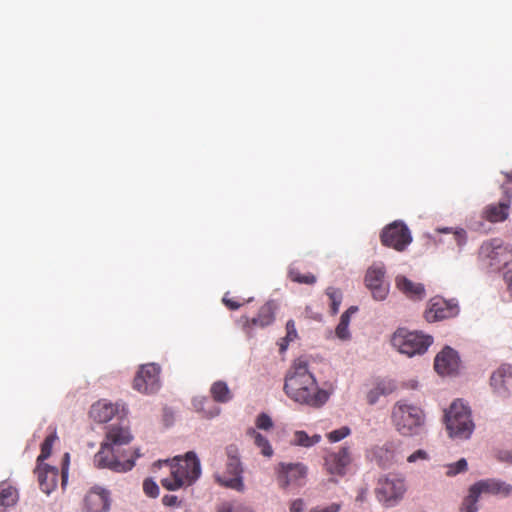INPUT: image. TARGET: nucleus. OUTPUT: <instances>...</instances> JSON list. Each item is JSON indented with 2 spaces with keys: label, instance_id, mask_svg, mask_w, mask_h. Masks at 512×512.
<instances>
[{
  "label": "nucleus",
  "instance_id": "1",
  "mask_svg": "<svg viewBox=\"0 0 512 512\" xmlns=\"http://www.w3.org/2000/svg\"><path fill=\"white\" fill-rule=\"evenodd\" d=\"M283 389L294 402L313 408L322 407L330 396L326 390L319 388L309 370L308 361L302 357L294 360L287 371Z\"/></svg>",
  "mask_w": 512,
  "mask_h": 512
},
{
  "label": "nucleus",
  "instance_id": "2",
  "mask_svg": "<svg viewBox=\"0 0 512 512\" xmlns=\"http://www.w3.org/2000/svg\"><path fill=\"white\" fill-rule=\"evenodd\" d=\"M173 461L171 475L161 480L165 489L174 491L183 486L191 485L199 478L201 467L194 452H187L184 457H175Z\"/></svg>",
  "mask_w": 512,
  "mask_h": 512
},
{
  "label": "nucleus",
  "instance_id": "3",
  "mask_svg": "<svg viewBox=\"0 0 512 512\" xmlns=\"http://www.w3.org/2000/svg\"><path fill=\"white\" fill-rule=\"evenodd\" d=\"M445 423L451 437L467 439L474 430L470 409L460 400H455L445 412Z\"/></svg>",
  "mask_w": 512,
  "mask_h": 512
},
{
  "label": "nucleus",
  "instance_id": "4",
  "mask_svg": "<svg viewBox=\"0 0 512 512\" xmlns=\"http://www.w3.org/2000/svg\"><path fill=\"white\" fill-rule=\"evenodd\" d=\"M126 451L115 449L108 444L102 443L100 450L94 456V463L98 468H108L115 472L130 471L135 465V458L140 454L135 451V457L126 458Z\"/></svg>",
  "mask_w": 512,
  "mask_h": 512
},
{
  "label": "nucleus",
  "instance_id": "5",
  "mask_svg": "<svg viewBox=\"0 0 512 512\" xmlns=\"http://www.w3.org/2000/svg\"><path fill=\"white\" fill-rule=\"evenodd\" d=\"M227 462L225 472L216 474L215 480L221 486L242 492L244 490L243 468L239 459V451L236 445L226 448Z\"/></svg>",
  "mask_w": 512,
  "mask_h": 512
},
{
  "label": "nucleus",
  "instance_id": "6",
  "mask_svg": "<svg viewBox=\"0 0 512 512\" xmlns=\"http://www.w3.org/2000/svg\"><path fill=\"white\" fill-rule=\"evenodd\" d=\"M405 491L404 480L396 475L380 477L375 488L377 499L387 507L394 506L403 497Z\"/></svg>",
  "mask_w": 512,
  "mask_h": 512
},
{
  "label": "nucleus",
  "instance_id": "7",
  "mask_svg": "<svg viewBox=\"0 0 512 512\" xmlns=\"http://www.w3.org/2000/svg\"><path fill=\"white\" fill-rule=\"evenodd\" d=\"M381 243L397 251H403L411 242L412 236L402 222L395 221L387 225L380 235Z\"/></svg>",
  "mask_w": 512,
  "mask_h": 512
},
{
  "label": "nucleus",
  "instance_id": "8",
  "mask_svg": "<svg viewBox=\"0 0 512 512\" xmlns=\"http://www.w3.org/2000/svg\"><path fill=\"white\" fill-rule=\"evenodd\" d=\"M479 256L488 261L493 269H500L506 266L512 259L510 250L500 240L493 239L481 245Z\"/></svg>",
  "mask_w": 512,
  "mask_h": 512
},
{
  "label": "nucleus",
  "instance_id": "9",
  "mask_svg": "<svg viewBox=\"0 0 512 512\" xmlns=\"http://www.w3.org/2000/svg\"><path fill=\"white\" fill-rule=\"evenodd\" d=\"M459 311L457 300H446L443 297L436 296L430 299L428 307L424 312V318L428 322L441 321L456 317Z\"/></svg>",
  "mask_w": 512,
  "mask_h": 512
},
{
  "label": "nucleus",
  "instance_id": "10",
  "mask_svg": "<svg viewBox=\"0 0 512 512\" xmlns=\"http://www.w3.org/2000/svg\"><path fill=\"white\" fill-rule=\"evenodd\" d=\"M160 385V367L155 363L142 365L133 380V388L144 394L157 392Z\"/></svg>",
  "mask_w": 512,
  "mask_h": 512
},
{
  "label": "nucleus",
  "instance_id": "11",
  "mask_svg": "<svg viewBox=\"0 0 512 512\" xmlns=\"http://www.w3.org/2000/svg\"><path fill=\"white\" fill-rule=\"evenodd\" d=\"M386 270L383 264H374L365 275V285L376 301H383L389 294L390 285L385 280Z\"/></svg>",
  "mask_w": 512,
  "mask_h": 512
},
{
  "label": "nucleus",
  "instance_id": "12",
  "mask_svg": "<svg viewBox=\"0 0 512 512\" xmlns=\"http://www.w3.org/2000/svg\"><path fill=\"white\" fill-rule=\"evenodd\" d=\"M394 425L399 433L412 436L416 428V409L412 404L399 401L392 413Z\"/></svg>",
  "mask_w": 512,
  "mask_h": 512
},
{
  "label": "nucleus",
  "instance_id": "13",
  "mask_svg": "<svg viewBox=\"0 0 512 512\" xmlns=\"http://www.w3.org/2000/svg\"><path fill=\"white\" fill-rule=\"evenodd\" d=\"M276 472L277 482L281 488L299 487L304 484L307 467L302 463H280Z\"/></svg>",
  "mask_w": 512,
  "mask_h": 512
},
{
  "label": "nucleus",
  "instance_id": "14",
  "mask_svg": "<svg viewBox=\"0 0 512 512\" xmlns=\"http://www.w3.org/2000/svg\"><path fill=\"white\" fill-rule=\"evenodd\" d=\"M277 310V304L275 301L270 300L263 304L256 317L249 318L247 316H242L239 319V324L241 328L248 334H251V331L254 327L264 328L271 325L275 320V312Z\"/></svg>",
  "mask_w": 512,
  "mask_h": 512
},
{
  "label": "nucleus",
  "instance_id": "15",
  "mask_svg": "<svg viewBox=\"0 0 512 512\" xmlns=\"http://www.w3.org/2000/svg\"><path fill=\"white\" fill-rule=\"evenodd\" d=\"M352 462L350 448L341 447L337 452H329L324 457V469L332 477H343Z\"/></svg>",
  "mask_w": 512,
  "mask_h": 512
},
{
  "label": "nucleus",
  "instance_id": "16",
  "mask_svg": "<svg viewBox=\"0 0 512 512\" xmlns=\"http://www.w3.org/2000/svg\"><path fill=\"white\" fill-rule=\"evenodd\" d=\"M391 344L399 353L413 357L416 354V331L399 327L391 337Z\"/></svg>",
  "mask_w": 512,
  "mask_h": 512
},
{
  "label": "nucleus",
  "instance_id": "17",
  "mask_svg": "<svg viewBox=\"0 0 512 512\" xmlns=\"http://www.w3.org/2000/svg\"><path fill=\"white\" fill-rule=\"evenodd\" d=\"M434 368L440 375H453L459 371L460 358L458 353L449 346H446L435 357Z\"/></svg>",
  "mask_w": 512,
  "mask_h": 512
},
{
  "label": "nucleus",
  "instance_id": "18",
  "mask_svg": "<svg viewBox=\"0 0 512 512\" xmlns=\"http://www.w3.org/2000/svg\"><path fill=\"white\" fill-rule=\"evenodd\" d=\"M512 385V365L503 364L490 377V386L495 394L506 398Z\"/></svg>",
  "mask_w": 512,
  "mask_h": 512
},
{
  "label": "nucleus",
  "instance_id": "19",
  "mask_svg": "<svg viewBox=\"0 0 512 512\" xmlns=\"http://www.w3.org/2000/svg\"><path fill=\"white\" fill-rule=\"evenodd\" d=\"M109 492L101 488L91 489L84 498L85 512H105L109 509Z\"/></svg>",
  "mask_w": 512,
  "mask_h": 512
},
{
  "label": "nucleus",
  "instance_id": "20",
  "mask_svg": "<svg viewBox=\"0 0 512 512\" xmlns=\"http://www.w3.org/2000/svg\"><path fill=\"white\" fill-rule=\"evenodd\" d=\"M480 495L482 493L491 494L500 497H509L512 495V485L496 478H488L477 481L473 484Z\"/></svg>",
  "mask_w": 512,
  "mask_h": 512
},
{
  "label": "nucleus",
  "instance_id": "21",
  "mask_svg": "<svg viewBox=\"0 0 512 512\" xmlns=\"http://www.w3.org/2000/svg\"><path fill=\"white\" fill-rule=\"evenodd\" d=\"M505 199L498 204L488 205L483 211V217L489 222H501L507 219L511 203V194L505 185H502Z\"/></svg>",
  "mask_w": 512,
  "mask_h": 512
},
{
  "label": "nucleus",
  "instance_id": "22",
  "mask_svg": "<svg viewBox=\"0 0 512 512\" xmlns=\"http://www.w3.org/2000/svg\"><path fill=\"white\" fill-rule=\"evenodd\" d=\"M133 439L128 426L122 424H112L107 428L105 441L103 443L120 449L121 446L129 444Z\"/></svg>",
  "mask_w": 512,
  "mask_h": 512
},
{
  "label": "nucleus",
  "instance_id": "23",
  "mask_svg": "<svg viewBox=\"0 0 512 512\" xmlns=\"http://www.w3.org/2000/svg\"><path fill=\"white\" fill-rule=\"evenodd\" d=\"M40 489L50 494L56 487L58 481V469L47 464H37L35 469Z\"/></svg>",
  "mask_w": 512,
  "mask_h": 512
},
{
  "label": "nucleus",
  "instance_id": "24",
  "mask_svg": "<svg viewBox=\"0 0 512 512\" xmlns=\"http://www.w3.org/2000/svg\"><path fill=\"white\" fill-rule=\"evenodd\" d=\"M116 405L104 400L98 401L91 406L90 417L98 423H106L110 421L117 413Z\"/></svg>",
  "mask_w": 512,
  "mask_h": 512
},
{
  "label": "nucleus",
  "instance_id": "25",
  "mask_svg": "<svg viewBox=\"0 0 512 512\" xmlns=\"http://www.w3.org/2000/svg\"><path fill=\"white\" fill-rule=\"evenodd\" d=\"M395 389H396V384L393 380L381 379V380L377 381L375 387L368 392L367 401L369 404L373 405L377 402L379 396L389 395Z\"/></svg>",
  "mask_w": 512,
  "mask_h": 512
},
{
  "label": "nucleus",
  "instance_id": "26",
  "mask_svg": "<svg viewBox=\"0 0 512 512\" xmlns=\"http://www.w3.org/2000/svg\"><path fill=\"white\" fill-rule=\"evenodd\" d=\"M18 500V491L6 484L0 485V512H5L9 507L16 504Z\"/></svg>",
  "mask_w": 512,
  "mask_h": 512
},
{
  "label": "nucleus",
  "instance_id": "27",
  "mask_svg": "<svg viewBox=\"0 0 512 512\" xmlns=\"http://www.w3.org/2000/svg\"><path fill=\"white\" fill-rule=\"evenodd\" d=\"M210 393L214 401L219 403L229 402L233 398L232 392L224 381L214 382L210 388Z\"/></svg>",
  "mask_w": 512,
  "mask_h": 512
},
{
  "label": "nucleus",
  "instance_id": "28",
  "mask_svg": "<svg viewBox=\"0 0 512 512\" xmlns=\"http://www.w3.org/2000/svg\"><path fill=\"white\" fill-rule=\"evenodd\" d=\"M247 435L253 438L254 444L261 449L263 456L271 457L273 455V449L269 440L265 436L257 432L254 428H249L247 430Z\"/></svg>",
  "mask_w": 512,
  "mask_h": 512
},
{
  "label": "nucleus",
  "instance_id": "29",
  "mask_svg": "<svg viewBox=\"0 0 512 512\" xmlns=\"http://www.w3.org/2000/svg\"><path fill=\"white\" fill-rule=\"evenodd\" d=\"M321 440V436L319 434H314L313 436H309L305 431L298 430L294 432L293 439L291 443L295 446L302 447H312L315 444L319 443Z\"/></svg>",
  "mask_w": 512,
  "mask_h": 512
},
{
  "label": "nucleus",
  "instance_id": "30",
  "mask_svg": "<svg viewBox=\"0 0 512 512\" xmlns=\"http://www.w3.org/2000/svg\"><path fill=\"white\" fill-rule=\"evenodd\" d=\"M396 288L406 297L413 299L416 296V285L403 275H397L395 278Z\"/></svg>",
  "mask_w": 512,
  "mask_h": 512
},
{
  "label": "nucleus",
  "instance_id": "31",
  "mask_svg": "<svg viewBox=\"0 0 512 512\" xmlns=\"http://www.w3.org/2000/svg\"><path fill=\"white\" fill-rule=\"evenodd\" d=\"M479 497H480V493L475 488V486L472 485L469 488L468 495L464 498V500L462 502L460 511L461 512H477L478 511L477 502H478Z\"/></svg>",
  "mask_w": 512,
  "mask_h": 512
},
{
  "label": "nucleus",
  "instance_id": "32",
  "mask_svg": "<svg viewBox=\"0 0 512 512\" xmlns=\"http://www.w3.org/2000/svg\"><path fill=\"white\" fill-rule=\"evenodd\" d=\"M288 278L299 284L313 285L316 282V277L312 273L302 274L300 270L291 265L288 270Z\"/></svg>",
  "mask_w": 512,
  "mask_h": 512
},
{
  "label": "nucleus",
  "instance_id": "33",
  "mask_svg": "<svg viewBox=\"0 0 512 512\" xmlns=\"http://www.w3.org/2000/svg\"><path fill=\"white\" fill-rule=\"evenodd\" d=\"M57 439L56 431L52 432L45 438L41 444V452L37 457V464H43L42 462L51 455L53 444Z\"/></svg>",
  "mask_w": 512,
  "mask_h": 512
},
{
  "label": "nucleus",
  "instance_id": "34",
  "mask_svg": "<svg viewBox=\"0 0 512 512\" xmlns=\"http://www.w3.org/2000/svg\"><path fill=\"white\" fill-rule=\"evenodd\" d=\"M217 512H253L251 508L248 506L236 502V501H227L221 503L217 507Z\"/></svg>",
  "mask_w": 512,
  "mask_h": 512
},
{
  "label": "nucleus",
  "instance_id": "35",
  "mask_svg": "<svg viewBox=\"0 0 512 512\" xmlns=\"http://www.w3.org/2000/svg\"><path fill=\"white\" fill-rule=\"evenodd\" d=\"M327 296L331 300V311L332 314L338 313L339 306L342 301V293L339 289L329 287L326 291Z\"/></svg>",
  "mask_w": 512,
  "mask_h": 512
},
{
  "label": "nucleus",
  "instance_id": "36",
  "mask_svg": "<svg viewBox=\"0 0 512 512\" xmlns=\"http://www.w3.org/2000/svg\"><path fill=\"white\" fill-rule=\"evenodd\" d=\"M351 433V430L348 426H343L339 429L333 430L329 432L326 436L328 440L332 443L339 442L345 437H347Z\"/></svg>",
  "mask_w": 512,
  "mask_h": 512
},
{
  "label": "nucleus",
  "instance_id": "37",
  "mask_svg": "<svg viewBox=\"0 0 512 512\" xmlns=\"http://www.w3.org/2000/svg\"><path fill=\"white\" fill-rule=\"evenodd\" d=\"M143 491L148 497L151 498H156L159 495V487L157 483L151 478H147L144 480Z\"/></svg>",
  "mask_w": 512,
  "mask_h": 512
},
{
  "label": "nucleus",
  "instance_id": "38",
  "mask_svg": "<svg viewBox=\"0 0 512 512\" xmlns=\"http://www.w3.org/2000/svg\"><path fill=\"white\" fill-rule=\"evenodd\" d=\"M467 470V461L462 458L458 460L455 464L448 465V470L446 474L448 476H455L458 473L464 472Z\"/></svg>",
  "mask_w": 512,
  "mask_h": 512
},
{
  "label": "nucleus",
  "instance_id": "39",
  "mask_svg": "<svg viewBox=\"0 0 512 512\" xmlns=\"http://www.w3.org/2000/svg\"><path fill=\"white\" fill-rule=\"evenodd\" d=\"M433 343V338L430 335H424L418 332V355L426 352L428 347Z\"/></svg>",
  "mask_w": 512,
  "mask_h": 512
},
{
  "label": "nucleus",
  "instance_id": "40",
  "mask_svg": "<svg viewBox=\"0 0 512 512\" xmlns=\"http://www.w3.org/2000/svg\"><path fill=\"white\" fill-rule=\"evenodd\" d=\"M256 426L258 429L269 430L273 426L272 419L265 413L258 415L256 419Z\"/></svg>",
  "mask_w": 512,
  "mask_h": 512
},
{
  "label": "nucleus",
  "instance_id": "41",
  "mask_svg": "<svg viewBox=\"0 0 512 512\" xmlns=\"http://www.w3.org/2000/svg\"><path fill=\"white\" fill-rule=\"evenodd\" d=\"M298 337L297 330L295 327L294 320H289L286 323V336L283 338V341L292 342Z\"/></svg>",
  "mask_w": 512,
  "mask_h": 512
},
{
  "label": "nucleus",
  "instance_id": "42",
  "mask_svg": "<svg viewBox=\"0 0 512 512\" xmlns=\"http://www.w3.org/2000/svg\"><path fill=\"white\" fill-rule=\"evenodd\" d=\"M342 508L341 503H330L325 506H316L310 510V512H340Z\"/></svg>",
  "mask_w": 512,
  "mask_h": 512
},
{
  "label": "nucleus",
  "instance_id": "43",
  "mask_svg": "<svg viewBox=\"0 0 512 512\" xmlns=\"http://www.w3.org/2000/svg\"><path fill=\"white\" fill-rule=\"evenodd\" d=\"M69 460L70 455L69 453H65L63 457V463H62V471H61V478H62V486L64 487L67 483L68 479V468H69Z\"/></svg>",
  "mask_w": 512,
  "mask_h": 512
},
{
  "label": "nucleus",
  "instance_id": "44",
  "mask_svg": "<svg viewBox=\"0 0 512 512\" xmlns=\"http://www.w3.org/2000/svg\"><path fill=\"white\" fill-rule=\"evenodd\" d=\"M348 327H349L348 324L339 322V324L336 327V331H335L337 337L342 340H347L350 337Z\"/></svg>",
  "mask_w": 512,
  "mask_h": 512
},
{
  "label": "nucleus",
  "instance_id": "45",
  "mask_svg": "<svg viewBox=\"0 0 512 512\" xmlns=\"http://www.w3.org/2000/svg\"><path fill=\"white\" fill-rule=\"evenodd\" d=\"M222 301L230 310H237L244 304V302H239L237 300L228 298L227 294L223 297Z\"/></svg>",
  "mask_w": 512,
  "mask_h": 512
},
{
  "label": "nucleus",
  "instance_id": "46",
  "mask_svg": "<svg viewBox=\"0 0 512 512\" xmlns=\"http://www.w3.org/2000/svg\"><path fill=\"white\" fill-rule=\"evenodd\" d=\"M162 503L167 507H175L178 506L180 502L176 495L167 494L163 496Z\"/></svg>",
  "mask_w": 512,
  "mask_h": 512
},
{
  "label": "nucleus",
  "instance_id": "47",
  "mask_svg": "<svg viewBox=\"0 0 512 512\" xmlns=\"http://www.w3.org/2000/svg\"><path fill=\"white\" fill-rule=\"evenodd\" d=\"M304 501L301 498L295 499L290 503V512H303L304 510Z\"/></svg>",
  "mask_w": 512,
  "mask_h": 512
},
{
  "label": "nucleus",
  "instance_id": "48",
  "mask_svg": "<svg viewBox=\"0 0 512 512\" xmlns=\"http://www.w3.org/2000/svg\"><path fill=\"white\" fill-rule=\"evenodd\" d=\"M453 237L458 246H462L466 242V232L463 229L455 231Z\"/></svg>",
  "mask_w": 512,
  "mask_h": 512
},
{
  "label": "nucleus",
  "instance_id": "49",
  "mask_svg": "<svg viewBox=\"0 0 512 512\" xmlns=\"http://www.w3.org/2000/svg\"><path fill=\"white\" fill-rule=\"evenodd\" d=\"M366 497H367V489H361L358 492V495L356 496V501L357 502H364L366 500Z\"/></svg>",
  "mask_w": 512,
  "mask_h": 512
},
{
  "label": "nucleus",
  "instance_id": "50",
  "mask_svg": "<svg viewBox=\"0 0 512 512\" xmlns=\"http://www.w3.org/2000/svg\"><path fill=\"white\" fill-rule=\"evenodd\" d=\"M350 314H349V311H345L341 317H340V322L341 323H345V324H348L349 325V322H350Z\"/></svg>",
  "mask_w": 512,
  "mask_h": 512
},
{
  "label": "nucleus",
  "instance_id": "51",
  "mask_svg": "<svg viewBox=\"0 0 512 512\" xmlns=\"http://www.w3.org/2000/svg\"><path fill=\"white\" fill-rule=\"evenodd\" d=\"M502 460L512 463V451H505L501 457Z\"/></svg>",
  "mask_w": 512,
  "mask_h": 512
},
{
  "label": "nucleus",
  "instance_id": "52",
  "mask_svg": "<svg viewBox=\"0 0 512 512\" xmlns=\"http://www.w3.org/2000/svg\"><path fill=\"white\" fill-rule=\"evenodd\" d=\"M289 343H290V342L283 341V338H282V339H281V342H280V344H279V346H280V352H284V351L287 349V347H288Z\"/></svg>",
  "mask_w": 512,
  "mask_h": 512
},
{
  "label": "nucleus",
  "instance_id": "53",
  "mask_svg": "<svg viewBox=\"0 0 512 512\" xmlns=\"http://www.w3.org/2000/svg\"><path fill=\"white\" fill-rule=\"evenodd\" d=\"M417 291H418V298H421L425 292L423 285L418 284Z\"/></svg>",
  "mask_w": 512,
  "mask_h": 512
},
{
  "label": "nucleus",
  "instance_id": "54",
  "mask_svg": "<svg viewBox=\"0 0 512 512\" xmlns=\"http://www.w3.org/2000/svg\"><path fill=\"white\" fill-rule=\"evenodd\" d=\"M407 461L412 463L416 461V452L412 453L410 456H408Z\"/></svg>",
  "mask_w": 512,
  "mask_h": 512
},
{
  "label": "nucleus",
  "instance_id": "55",
  "mask_svg": "<svg viewBox=\"0 0 512 512\" xmlns=\"http://www.w3.org/2000/svg\"><path fill=\"white\" fill-rule=\"evenodd\" d=\"M426 453L422 450H418V459H425Z\"/></svg>",
  "mask_w": 512,
  "mask_h": 512
},
{
  "label": "nucleus",
  "instance_id": "56",
  "mask_svg": "<svg viewBox=\"0 0 512 512\" xmlns=\"http://www.w3.org/2000/svg\"><path fill=\"white\" fill-rule=\"evenodd\" d=\"M505 177L507 178L508 182L512 183V171L505 173Z\"/></svg>",
  "mask_w": 512,
  "mask_h": 512
},
{
  "label": "nucleus",
  "instance_id": "57",
  "mask_svg": "<svg viewBox=\"0 0 512 512\" xmlns=\"http://www.w3.org/2000/svg\"><path fill=\"white\" fill-rule=\"evenodd\" d=\"M358 310L357 307L355 306H351L347 311H349V314L352 315L353 313H355L356 311Z\"/></svg>",
  "mask_w": 512,
  "mask_h": 512
},
{
  "label": "nucleus",
  "instance_id": "58",
  "mask_svg": "<svg viewBox=\"0 0 512 512\" xmlns=\"http://www.w3.org/2000/svg\"><path fill=\"white\" fill-rule=\"evenodd\" d=\"M417 425L419 426L420 425V417L418 416V422H417Z\"/></svg>",
  "mask_w": 512,
  "mask_h": 512
}]
</instances>
